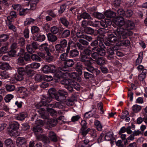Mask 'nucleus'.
<instances>
[{"mask_svg":"<svg viewBox=\"0 0 147 147\" xmlns=\"http://www.w3.org/2000/svg\"><path fill=\"white\" fill-rule=\"evenodd\" d=\"M43 78L42 76L40 74H36L35 76V80L36 81L38 82L41 81Z\"/></svg>","mask_w":147,"mask_h":147,"instance_id":"59","label":"nucleus"},{"mask_svg":"<svg viewBox=\"0 0 147 147\" xmlns=\"http://www.w3.org/2000/svg\"><path fill=\"white\" fill-rule=\"evenodd\" d=\"M5 87L7 90L9 92L12 91L15 89V86L13 85L7 84Z\"/></svg>","mask_w":147,"mask_h":147,"instance_id":"53","label":"nucleus"},{"mask_svg":"<svg viewBox=\"0 0 147 147\" xmlns=\"http://www.w3.org/2000/svg\"><path fill=\"white\" fill-rule=\"evenodd\" d=\"M71 85L73 86L74 89L77 90H78L80 89V85L76 82L72 81L71 82Z\"/></svg>","mask_w":147,"mask_h":147,"instance_id":"47","label":"nucleus"},{"mask_svg":"<svg viewBox=\"0 0 147 147\" xmlns=\"http://www.w3.org/2000/svg\"><path fill=\"white\" fill-rule=\"evenodd\" d=\"M57 123V119H48L46 122V127L47 129L50 130L53 127L55 126Z\"/></svg>","mask_w":147,"mask_h":147,"instance_id":"8","label":"nucleus"},{"mask_svg":"<svg viewBox=\"0 0 147 147\" xmlns=\"http://www.w3.org/2000/svg\"><path fill=\"white\" fill-rule=\"evenodd\" d=\"M125 17L126 18H129L132 15L133 12L131 9H127L125 11Z\"/></svg>","mask_w":147,"mask_h":147,"instance_id":"56","label":"nucleus"},{"mask_svg":"<svg viewBox=\"0 0 147 147\" xmlns=\"http://www.w3.org/2000/svg\"><path fill=\"white\" fill-rule=\"evenodd\" d=\"M59 31V29L55 26H53L52 27L51 29V32L52 34H56L58 33Z\"/></svg>","mask_w":147,"mask_h":147,"instance_id":"64","label":"nucleus"},{"mask_svg":"<svg viewBox=\"0 0 147 147\" xmlns=\"http://www.w3.org/2000/svg\"><path fill=\"white\" fill-rule=\"evenodd\" d=\"M95 62L98 65L102 66L105 63V58L102 57H98Z\"/></svg>","mask_w":147,"mask_h":147,"instance_id":"32","label":"nucleus"},{"mask_svg":"<svg viewBox=\"0 0 147 147\" xmlns=\"http://www.w3.org/2000/svg\"><path fill=\"white\" fill-rule=\"evenodd\" d=\"M118 30V28L116 30H114V33L117 36H115L113 34H109L107 38V40L111 42H119V40L121 38H125L126 36L123 34L122 32H120L119 34Z\"/></svg>","mask_w":147,"mask_h":147,"instance_id":"4","label":"nucleus"},{"mask_svg":"<svg viewBox=\"0 0 147 147\" xmlns=\"http://www.w3.org/2000/svg\"><path fill=\"white\" fill-rule=\"evenodd\" d=\"M119 49V47L117 45L108 48L106 51L107 59L110 60L113 59L115 51H116L117 50Z\"/></svg>","mask_w":147,"mask_h":147,"instance_id":"5","label":"nucleus"},{"mask_svg":"<svg viewBox=\"0 0 147 147\" xmlns=\"http://www.w3.org/2000/svg\"><path fill=\"white\" fill-rule=\"evenodd\" d=\"M80 61L84 63V65L85 66V69H86L92 64L90 61L91 60H92V58L91 57H89L82 53L80 56Z\"/></svg>","mask_w":147,"mask_h":147,"instance_id":"6","label":"nucleus"},{"mask_svg":"<svg viewBox=\"0 0 147 147\" xmlns=\"http://www.w3.org/2000/svg\"><path fill=\"white\" fill-rule=\"evenodd\" d=\"M69 47V46L66 48V53H63L61 54L60 56V58L61 60L62 61H64L67 60L68 54L70 51Z\"/></svg>","mask_w":147,"mask_h":147,"instance_id":"19","label":"nucleus"},{"mask_svg":"<svg viewBox=\"0 0 147 147\" xmlns=\"http://www.w3.org/2000/svg\"><path fill=\"white\" fill-rule=\"evenodd\" d=\"M27 116V114L25 112H22L19 114L16 117V119L22 121Z\"/></svg>","mask_w":147,"mask_h":147,"instance_id":"36","label":"nucleus"},{"mask_svg":"<svg viewBox=\"0 0 147 147\" xmlns=\"http://www.w3.org/2000/svg\"><path fill=\"white\" fill-rule=\"evenodd\" d=\"M104 14L107 18H110L115 17L116 15V13L109 10L105 11Z\"/></svg>","mask_w":147,"mask_h":147,"instance_id":"15","label":"nucleus"},{"mask_svg":"<svg viewBox=\"0 0 147 147\" xmlns=\"http://www.w3.org/2000/svg\"><path fill=\"white\" fill-rule=\"evenodd\" d=\"M71 32L69 30L66 29L62 32L61 34V37L63 38H67L70 35Z\"/></svg>","mask_w":147,"mask_h":147,"instance_id":"29","label":"nucleus"},{"mask_svg":"<svg viewBox=\"0 0 147 147\" xmlns=\"http://www.w3.org/2000/svg\"><path fill=\"white\" fill-rule=\"evenodd\" d=\"M17 71L18 74L23 76L26 74V68L19 67L17 69Z\"/></svg>","mask_w":147,"mask_h":147,"instance_id":"42","label":"nucleus"},{"mask_svg":"<svg viewBox=\"0 0 147 147\" xmlns=\"http://www.w3.org/2000/svg\"><path fill=\"white\" fill-rule=\"evenodd\" d=\"M51 97L43 96L42 100L39 103L35 105V107L38 109L42 107H46V109L48 112L51 113H55L56 111L52 108H54V104H50L48 103L51 102L52 100Z\"/></svg>","mask_w":147,"mask_h":147,"instance_id":"1","label":"nucleus"},{"mask_svg":"<svg viewBox=\"0 0 147 147\" xmlns=\"http://www.w3.org/2000/svg\"><path fill=\"white\" fill-rule=\"evenodd\" d=\"M26 49L27 51L30 54H32L35 51L30 44L27 45L26 46Z\"/></svg>","mask_w":147,"mask_h":147,"instance_id":"46","label":"nucleus"},{"mask_svg":"<svg viewBox=\"0 0 147 147\" xmlns=\"http://www.w3.org/2000/svg\"><path fill=\"white\" fill-rule=\"evenodd\" d=\"M134 26V24L133 21L128 20L126 22L122 27L118 28L117 31L119 34H120V32H122L123 34L125 35L126 38L132 34V32L129 31V30L133 29Z\"/></svg>","mask_w":147,"mask_h":147,"instance_id":"3","label":"nucleus"},{"mask_svg":"<svg viewBox=\"0 0 147 147\" xmlns=\"http://www.w3.org/2000/svg\"><path fill=\"white\" fill-rule=\"evenodd\" d=\"M70 77L73 79L80 81L81 78L78 76L76 73L73 72L69 74Z\"/></svg>","mask_w":147,"mask_h":147,"instance_id":"39","label":"nucleus"},{"mask_svg":"<svg viewBox=\"0 0 147 147\" xmlns=\"http://www.w3.org/2000/svg\"><path fill=\"white\" fill-rule=\"evenodd\" d=\"M124 38H121L120 39L119 42H118L117 45L118 46H125L127 47L128 46L130 43L129 41L128 40H123L122 39H124Z\"/></svg>","mask_w":147,"mask_h":147,"instance_id":"13","label":"nucleus"},{"mask_svg":"<svg viewBox=\"0 0 147 147\" xmlns=\"http://www.w3.org/2000/svg\"><path fill=\"white\" fill-rule=\"evenodd\" d=\"M8 42H4L1 45L0 49V52L1 53H5L8 52Z\"/></svg>","mask_w":147,"mask_h":147,"instance_id":"18","label":"nucleus"},{"mask_svg":"<svg viewBox=\"0 0 147 147\" xmlns=\"http://www.w3.org/2000/svg\"><path fill=\"white\" fill-rule=\"evenodd\" d=\"M82 18L88 20L91 18V16L88 13L84 12L81 13L80 15L77 16V19L79 21H80Z\"/></svg>","mask_w":147,"mask_h":147,"instance_id":"16","label":"nucleus"},{"mask_svg":"<svg viewBox=\"0 0 147 147\" xmlns=\"http://www.w3.org/2000/svg\"><path fill=\"white\" fill-rule=\"evenodd\" d=\"M84 75L85 78L87 79L92 78L93 77V75L92 74L89 73L87 71H84Z\"/></svg>","mask_w":147,"mask_h":147,"instance_id":"54","label":"nucleus"},{"mask_svg":"<svg viewBox=\"0 0 147 147\" xmlns=\"http://www.w3.org/2000/svg\"><path fill=\"white\" fill-rule=\"evenodd\" d=\"M10 66L9 64L5 62H0V69L7 70L9 69Z\"/></svg>","mask_w":147,"mask_h":147,"instance_id":"28","label":"nucleus"},{"mask_svg":"<svg viewBox=\"0 0 147 147\" xmlns=\"http://www.w3.org/2000/svg\"><path fill=\"white\" fill-rule=\"evenodd\" d=\"M38 1H29L27 5L30 6V8L32 10L35 9L36 7V5L38 3Z\"/></svg>","mask_w":147,"mask_h":147,"instance_id":"24","label":"nucleus"},{"mask_svg":"<svg viewBox=\"0 0 147 147\" xmlns=\"http://www.w3.org/2000/svg\"><path fill=\"white\" fill-rule=\"evenodd\" d=\"M32 130L35 134H41L43 132V130L40 126L35 125L34 126Z\"/></svg>","mask_w":147,"mask_h":147,"instance_id":"17","label":"nucleus"},{"mask_svg":"<svg viewBox=\"0 0 147 147\" xmlns=\"http://www.w3.org/2000/svg\"><path fill=\"white\" fill-rule=\"evenodd\" d=\"M40 64L38 63L34 62L30 64L29 66L31 68L37 69L40 66Z\"/></svg>","mask_w":147,"mask_h":147,"instance_id":"62","label":"nucleus"},{"mask_svg":"<svg viewBox=\"0 0 147 147\" xmlns=\"http://www.w3.org/2000/svg\"><path fill=\"white\" fill-rule=\"evenodd\" d=\"M141 109V107L139 105H136L133 106L132 110L135 113H137Z\"/></svg>","mask_w":147,"mask_h":147,"instance_id":"61","label":"nucleus"},{"mask_svg":"<svg viewBox=\"0 0 147 147\" xmlns=\"http://www.w3.org/2000/svg\"><path fill=\"white\" fill-rule=\"evenodd\" d=\"M94 124L96 126V128L99 131H101L102 129V126L100 121L98 120L95 121Z\"/></svg>","mask_w":147,"mask_h":147,"instance_id":"52","label":"nucleus"},{"mask_svg":"<svg viewBox=\"0 0 147 147\" xmlns=\"http://www.w3.org/2000/svg\"><path fill=\"white\" fill-rule=\"evenodd\" d=\"M55 70L56 67L54 65H45L42 68V71L44 73H53L55 72Z\"/></svg>","mask_w":147,"mask_h":147,"instance_id":"9","label":"nucleus"},{"mask_svg":"<svg viewBox=\"0 0 147 147\" xmlns=\"http://www.w3.org/2000/svg\"><path fill=\"white\" fill-rule=\"evenodd\" d=\"M45 38V37L44 35L37 34L34 37V40H35L42 42L44 40Z\"/></svg>","mask_w":147,"mask_h":147,"instance_id":"34","label":"nucleus"},{"mask_svg":"<svg viewBox=\"0 0 147 147\" xmlns=\"http://www.w3.org/2000/svg\"><path fill=\"white\" fill-rule=\"evenodd\" d=\"M41 109L42 111L40 113V116L41 117L45 119H49V116L46 115L44 112V111L45 110V109L44 108H41Z\"/></svg>","mask_w":147,"mask_h":147,"instance_id":"51","label":"nucleus"},{"mask_svg":"<svg viewBox=\"0 0 147 147\" xmlns=\"http://www.w3.org/2000/svg\"><path fill=\"white\" fill-rule=\"evenodd\" d=\"M84 32L86 33L89 34H92L94 32V30L92 28L87 27L84 29Z\"/></svg>","mask_w":147,"mask_h":147,"instance_id":"40","label":"nucleus"},{"mask_svg":"<svg viewBox=\"0 0 147 147\" xmlns=\"http://www.w3.org/2000/svg\"><path fill=\"white\" fill-rule=\"evenodd\" d=\"M54 78L55 80H56L57 82H58L60 80L61 78L62 77L63 73L62 72L59 70H56L54 72Z\"/></svg>","mask_w":147,"mask_h":147,"instance_id":"22","label":"nucleus"},{"mask_svg":"<svg viewBox=\"0 0 147 147\" xmlns=\"http://www.w3.org/2000/svg\"><path fill=\"white\" fill-rule=\"evenodd\" d=\"M75 62L73 59H68L65 61L63 63V65L61 68V70L64 71H67L69 67H72L74 65Z\"/></svg>","mask_w":147,"mask_h":147,"instance_id":"7","label":"nucleus"},{"mask_svg":"<svg viewBox=\"0 0 147 147\" xmlns=\"http://www.w3.org/2000/svg\"><path fill=\"white\" fill-rule=\"evenodd\" d=\"M48 137L52 141L56 142L57 141V139L56 134L53 131H50L49 133Z\"/></svg>","mask_w":147,"mask_h":147,"instance_id":"21","label":"nucleus"},{"mask_svg":"<svg viewBox=\"0 0 147 147\" xmlns=\"http://www.w3.org/2000/svg\"><path fill=\"white\" fill-rule=\"evenodd\" d=\"M47 37L49 40L52 42L56 41L58 39L56 36L50 33L47 34Z\"/></svg>","mask_w":147,"mask_h":147,"instance_id":"27","label":"nucleus"},{"mask_svg":"<svg viewBox=\"0 0 147 147\" xmlns=\"http://www.w3.org/2000/svg\"><path fill=\"white\" fill-rule=\"evenodd\" d=\"M9 35L7 34H3L0 35V42L2 43L8 42H6L9 38Z\"/></svg>","mask_w":147,"mask_h":147,"instance_id":"23","label":"nucleus"},{"mask_svg":"<svg viewBox=\"0 0 147 147\" xmlns=\"http://www.w3.org/2000/svg\"><path fill=\"white\" fill-rule=\"evenodd\" d=\"M83 65L80 63H78L76 65V69L78 72L79 75H81L82 74V69Z\"/></svg>","mask_w":147,"mask_h":147,"instance_id":"35","label":"nucleus"},{"mask_svg":"<svg viewBox=\"0 0 147 147\" xmlns=\"http://www.w3.org/2000/svg\"><path fill=\"white\" fill-rule=\"evenodd\" d=\"M69 57H77L79 54V51L76 49L71 50L69 51Z\"/></svg>","mask_w":147,"mask_h":147,"instance_id":"33","label":"nucleus"},{"mask_svg":"<svg viewBox=\"0 0 147 147\" xmlns=\"http://www.w3.org/2000/svg\"><path fill=\"white\" fill-rule=\"evenodd\" d=\"M17 132V130L9 128V130L8 131V134L11 136H15L16 135V133Z\"/></svg>","mask_w":147,"mask_h":147,"instance_id":"63","label":"nucleus"},{"mask_svg":"<svg viewBox=\"0 0 147 147\" xmlns=\"http://www.w3.org/2000/svg\"><path fill=\"white\" fill-rule=\"evenodd\" d=\"M93 15L95 17L98 19H101L104 18L105 15L101 13L94 12L93 13Z\"/></svg>","mask_w":147,"mask_h":147,"instance_id":"45","label":"nucleus"},{"mask_svg":"<svg viewBox=\"0 0 147 147\" xmlns=\"http://www.w3.org/2000/svg\"><path fill=\"white\" fill-rule=\"evenodd\" d=\"M61 22L66 27H67L69 25V23L68 20L64 18H60Z\"/></svg>","mask_w":147,"mask_h":147,"instance_id":"48","label":"nucleus"},{"mask_svg":"<svg viewBox=\"0 0 147 147\" xmlns=\"http://www.w3.org/2000/svg\"><path fill=\"white\" fill-rule=\"evenodd\" d=\"M57 94L66 97L68 93L67 92L63 90H59L57 92Z\"/></svg>","mask_w":147,"mask_h":147,"instance_id":"44","label":"nucleus"},{"mask_svg":"<svg viewBox=\"0 0 147 147\" xmlns=\"http://www.w3.org/2000/svg\"><path fill=\"white\" fill-rule=\"evenodd\" d=\"M18 92L22 95L28 94V90L27 89L24 87H20L18 88Z\"/></svg>","mask_w":147,"mask_h":147,"instance_id":"30","label":"nucleus"},{"mask_svg":"<svg viewBox=\"0 0 147 147\" xmlns=\"http://www.w3.org/2000/svg\"><path fill=\"white\" fill-rule=\"evenodd\" d=\"M116 24L118 25L119 28H122L125 24L124 18L123 17H119L117 18L116 20Z\"/></svg>","mask_w":147,"mask_h":147,"instance_id":"14","label":"nucleus"},{"mask_svg":"<svg viewBox=\"0 0 147 147\" xmlns=\"http://www.w3.org/2000/svg\"><path fill=\"white\" fill-rule=\"evenodd\" d=\"M5 144L6 147H13V146L12 141L10 139L6 140L5 141Z\"/></svg>","mask_w":147,"mask_h":147,"instance_id":"43","label":"nucleus"},{"mask_svg":"<svg viewBox=\"0 0 147 147\" xmlns=\"http://www.w3.org/2000/svg\"><path fill=\"white\" fill-rule=\"evenodd\" d=\"M55 99L57 100L64 103L65 101L66 97L63 96H61L59 95L56 94L55 95Z\"/></svg>","mask_w":147,"mask_h":147,"instance_id":"37","label":"nucleus"},{"mask_svg":"<svg viewBox=\"0 0 147 147\" xmlns=\"http://www.w3.org/2000/svg\"><path fill=\"white\" fill-rule=\"evenodd\" d=\"M26 72L27 76L31 77L34 74V72L32 69L30 68L29 65H27L26 67Z\"/></svg>","mask_w":147,"mask_h":147,"instance_id":"25","label":"nucleus"},{"mask_svg":"<svg viewBox=\"0 0 147 147\" xmlns=\"http://www.w3.org/2000/svg\"><path fill=\"white\" fill-rule=\"evenodd\" d=\"M31 59L34 61H41V58L38 55L36 54H32L30 56Z\"/></svg>","mask_w":147,"mask_h":147,"instance_id":"41","label":"nucleus"},{"mask_svg":"<svg viewBox=\"0 0 147 147\" xmlns=\"http://www.w3.org/2000/svg\"><path fill=\"white\" fill-rule=\"evenodd\" d=\"M72 81L70 79H63L61 80V83L62 84L68 86L71 85Z\"/></svg>","mask_w":147,"mask_h":147,"instance_id":"38","label":"nucleus"},{"mask_svg":"<svg viewBox=\"0 0 147 147\" xmlns=\"http://www.w3.org/2000/svg\"><path fill=\"white\" fill-rule=\"evenodd\" d=\"M31 32L32 34L37 33L39 32L40 29L37 26H33L31 28Z\"/></svg>","mask_w":147,"mask_h":147,"instance_id":"58","label":"nucleus"},{"mask_svg":"<svg viewBox=\"0 0 147 147\" xmlns=\"http://www.w3.org/2000/svg\"><path fill=\"white\" fill-rule=\"evenodd\" d=\"M56 90L55 88H51L48 91L49 95H43V96L51 97L52 98L54 96L55 97V95L56 94Z\"/></svg>","mask_w":147,"mask_h":147,"instance_id":"20","label":"nucleus"},{"mask_svg":"<svg viewBox=\"0 0 147 147\" xmlns=\"http://www.w3.org/2000/svg\"><path fill=\"white\" fill-rule=\"evenodd\" d=\"M69 47V50L71 47H76V43L72 40H70L67 42L65 39L61 40L59 44H57L55 46V48L57 52L62 53L65 50V48L68 46Z\"/></svg>","mask_w":147,"mask_h":147,"instance_id":"2","label":"nucleus"},{"mask_svg":"<svg viewBox=\"0 0 147 147\" xmlns=\"http://www.w3.org/2000/svg\"><path fill=\"white\" fill-rule=\"evenodd\" d=\"M45 60L48 62H50L52 61L53 59V55L51 54L47 55L45 58Z\"/></svg>","mask_w":147,"mask_h":147,"instance_id":"55","label":"nucleus"},{"mask_svg":"<svg viewBox=\"0 0 147 147\" xmlns=\"http://www.w3.org/2000/svg\"><path fill=\"white\" fill-rule=\"evenodd\" d=\"M102 47H105L104 44L102 42H100L99 44V47L97 53L98 55L103 57L105 56L106 52L105 50Z\"/></svg>","mask_w":147,"mask_h":147,"instance_id":"11","label":"nucleus"},{"mask_svg":"<svg viewBox=\"0 0 147 147\" xmlns=\"http://www.w3.org/2000/svg\"><path fill=\"white\" fill-rule=\"evenodd\" d=\"M119 17H125V11L122 9H118L116 13Z\"/></svg>","mask_w":147,"mask_h":147,"instance_id":"49","label":"nucleus"},{"mask_svg":"<svg viewBox=\"0 0 147 147\" xmlns=\"http://www.w3.org/2000/svg\"><path fill=\"white\" fill-rule=\"evenodd\" d=\"M88 20L87 21L88 25L94 27H97L98 26V24H97L98 21H94L93 18L91 17V18Z\"/></svg>","mask_w":147,"mask_h":147,"instance_id":"26","label":"nucleus"},{"mask_svg":"<svg viewBox=\"0 0 147 147\" xmlns=\"http://www.w3.org/2000/svg\"><path fill=\"white\" fill-rule=\"evenodd\" d=\"M86 69L93 74L94 75H95L96 76L98 75L100 72L99 70L96 68H94L92 66V64L89 66Z\"/></svg>","mask_w":147,"mask_h":147,"instance_id":"12","label":"nucleus"},{"mask_svg":"<svg viewBox=\"0 0 147 147\" xmlns=\"http://www.w3.org/2000/svg\"><path fill=\"white\" fill-rule=\"evenodd\" d=\"M17 146L19 147H26V141L25 138L22 137H18L16 140Z\"/></svg>","mask_w":147,"mask_h":147,"instance_id":"10","label":"nucleus"},{"mask_svg":"<svg viewBox=\"0 0 147 147\" xmlns=\"http://www.w3.org/2000/svg\"><path fill=\"white\" fill-rule=\"evenodd\" d=\"M2 78L3 79H5L8 78L9 77V74L7 71H3L1 73V75Z\"/></svg>","mask_w":147,"mask_h":147,"instance_id":"57","label":"nucleus"},{"mask_svg":"<svg viewBox=\"0 0 147 147\" xmlns=\"http://www.w3.org/2000/svg\"><path fill=\"white\" fill-rule=\"evenodd\" d=\"M19 124L15 121L11 122L9 123V128L17 130L19 128Z\"/></svg>","mask_w":147,"mask_h":147,"instance_id":"31","label":"nucleus"},{"mask_svg":"<svg viewBox=\"0 0 147 147\" xmlns=\"http://www.w3.org/2000/svg\"><path fill=\"white\" fill-rule=\"evenodd\" d=\"M30 9L28 8L21 9L19 10V15L20 16H25L29 11Z\"/></svg>","mask_w":147,"mask_h":147,"instance_id":"50","label":"nucleus"},{"mask_svg":"<svg viewBox=\"0 0 147 147\" xmlns=\"http://www.w3.org/2000/svg\"><path fill=\"white\" fill-rule=\"evenodd\" d=\"M92 53V50L88 49H86L84 50L82 52V54L88 57L91 55Z\"/></svg>","mask_w":147,"mask_h":147,"instance_id":"60","label":"nucleus"}]
</instances>
